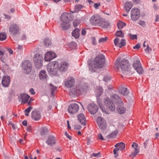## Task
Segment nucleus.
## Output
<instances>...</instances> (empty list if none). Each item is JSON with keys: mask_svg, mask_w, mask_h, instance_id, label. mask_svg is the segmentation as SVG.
Instances as JSON below:
<instances>
[{"mask_svg": "<svg viewBox=\"0 0 159 159\" xmlns=\"http://www.w3.org/2000/svg\"><path fill=\"white\" fill-rule=\"evenodd\" d=\"M151 49L149 47L148 45L147 46V48L145 49L146 52H148V53H149L151 51Z\"/></svg>", "mask_w": 159, "mask_h": 159, "instance_id": "603ef678", "label": "nucleus"}, {"mask_svg": "<svg viewBox=\"0 0 159 159\" xmlns=\"http://www.w3.org/2000/svg\"><path fill=\"white\" fill-rule=\"evenodd\" d=\"M132 7V3L129 2H126L125 3V7L126 11L128 12Z\"/></svg>", "mask_w": 159, "mask_h": 159, "instance_id": "bb28decb", "label": "nucleus"}, {"mask_svg": "<svg viewBox=\"0 0 159 159\" xmlns=\"http://www.w3.org/2000/svg\"><path fill=\"white\" fill-rule=\"evenodd\" d=\"M100 6V3H95L94 4V7L96 9H98V7Z\"/></svg>", "mask_w": 159, "mask_h": 159, "instance_id": "6e6d98bb", "label": "nucleus"}, {"mask_svg": "<svg viewBox=\"0 0 159 159\" xmlns=\"http://www.w3.org/2000/svg\"><path fill=\"white\" fill-rule=\"evenodd\" d=\"M78 119L79 121L83 125H85V118L84 115L82 113L79 114L78 115Z\"/></svg>", "mask_w": 159, "mask_h": 159, "instance_id": "b1692460", "label": "nucleus"}, {"mask_svg": "<svg viewBox=\"0 0 159 159\" xmlns=\"http://www.w3.org/2000/svg\"><path fill=\"white\" fill-rule=\"evenodd\" d=\"M80 23V21L78 20H75L73 22V25L76 27Z\"/></svg>", "mask_w": 159, "mask_h": 159, "instance_id": "de8ad7c7", "label": "nucleus"}, {"mask_svg": "<svg viewBox=\"0 0 159 159\" xmlns=\"http://www.w3.org/2000/svg\"><path fill=\"white\" fill-rule=\"evenodd\" d=\"M139 150L135 149V151L132 152L129 155V157L132 158H134L139 153Z\"/></svg>", "mask_w": 159, "mask_h": 159, "instance_id": "f704fd0d", "label": "nucleus"}, {"mask_svg": "<svg viewBox=\"0 0 159 159\" xmlns=\"http://www.w3.org/2000/svg\"><path fill=\"white\" fill-rule=\"evenodd\" d=\"M120 40L119 38H116L114 40V43L116 46L119 47V43L118 42Z\"/></svg>", "mask_w": 159, "mask_h": 159, "instance_id": "09e8293b", "label": "nucleus"}, {"mask_svg": "<svg viewBox=\"0 0 159 159\" xmlns=\"http://www.w3.org/2000/svg\"><path fill=\"white\" fill-rule=\"evenodd\" d=\"M88 110L91 114H94L98 111V107L94 103H91L89 104L88 107Z\"/></svg>", "mask_w": 159, "mask_h": 159, "instance_id": "4468645a", "label": "nucleus"}, {"mask_svg": "<svg viewBox=\"0 0 159 159\" xmlns=\"http://www.w3.org/2000/svg\"><path fill=\"white\" fill-rule=\"evenodd\" d=\"M32 108V107H29L25 110L24 111L26 116H27L29 115L28 113L30 112Z\"/></svg>", "mask_w": 159, "mask_h": 159, "instance_id": "a19ab883", "label": "nucleus"}, {"mask_svg": "<svg viewBox=\"0 0 159 159\" xmlns=\"http://www.w3.org/2000/svg\"><path fill=\"white\" fill-rule=\"evenodd\" d=\"M118 134V132L117 131H115L112 132L110 134L108 135L107 136V139H110L111 138H113L115 137L117 134Z\"/></svg>", "mask_w": 159, "mask_h": 159, "instance_id": "2f4dec72", "label": "nucleus"}, {"mask_svg": "<svg viewBox=\"0 0 159 159\" xmlns=\"http://www.w3.org/2000/svg\"><path fill=\"white\" fill-rule=\"evenodd\" d=\"M26 37L25 34H23L21 37V40H26Z\"/></svg>", "mask_w": 159, "mask_h": 159, "instance_id": "4d7b16f0", "label": "nucleus"}, {"mask_svg": "<svg viewBox=\"0 0 159 159\" xmlns=\"http://www.w3.org/2000/svg\"><path fill=\"white\" fill-rule=\"evenodd\" d=\"M75 83V80L73 77H70L66 79L65 81V86L67 88L72 87Z\"/></svg>", "mask_w": 159, "mask_h": 159, "instance_id": "2eb2a0df", "label": "nucleus"}, {"mask_svg": "<svg viewBox=\"0 0 159 159\" xmlns=\"http://www.w3.org/2000/svg\"><path fill=\"white\" fill-rule=\"evenodd\" d=\"M140 16V11L137 8H133L131 11V17L133 20H137Z\"/></svg>", "mask_w": 159, "mask_h": 159, "instance_id": "f8f14e48", "label": "nucleus"}, {"mask_svg": "<svg viewBox=\"0 0 159 159\" xmlns=\"http://www.w3.org/2000/svg\"><path fill=\"white\" fill-rule=\"evenodd\" d=\"M84 6L80 4H77L75 6V10L77 11H79L81 9H82L84 7Z\"/></svg>", "mask_w": 159, "mask_h": 159, "instance_id": "ea45409f", "label": "nucleus"}, {"mask_svg": "<svg viewBox=\"0 0 159 159\" xmlns=\"http://www.w3.org/2000/svg\"><path fill=\"white\" fill-rule=\"evenodd\" d=\"M48 132V129L44 127L42 128L40 132V134L41 135H43L46 134Z\"/></svg>", "mask_w": 159, "mask_h": 159, "instance_id": "7c9ffc66", "label": "nucleus"}, {"mask_svg": "<svg viewBox=\"0 0 159 159\" xmlns=\"http://www.w3.org/2000/svg\"><path fill=\"white\" fill-rule=\"evenodd\" d=\"M20 29L19 25L15 23H11L9 27V32L12 36L17 34L19 33Z\"/></svg>", "mask_w": 159, "mask_h": 159, "instance_id": "0eeeda50", "label": "nucleus"}, {"mask_svg": "<svg viewBox=\"0 0 159 159\" xmlns=\"http://www.w3.org/2000/svg\"><path fill=\"white\" fill-rule=\"evenodd\" d=\"M7 35L5 33H0V40L3 41L6 39L7 38Z\"/></svg>", "mask_w": 159, "mask_h": 159, "instance_id": "4c0bfd02", "label": "nucleus"}, {"mask_svg": "<svg viewBox=\"0 0 159 159\" xmlns=\"http://www.w3.org/2000/svg\"><path fill=\"white\" fill-rule=\"evenodd\" d=\"M120 149L118 148H116L113 149V153L115 155L114 157L115 158H116L118 156V154L117 152Z\"/></svg>", "mask_w": 159, "mask_h": 159, "instance_id": "c03bdc74", "label": "nucleus"}, {"mask_svg": "<svg viewBox=\"0 0 159 159\" xmlns=\"http://www.w3.org/2000/svg\"><path fill=\"white\" fill-rule=\"evenodd\" d=\"M10 82V79L9 76L6 75L3 77L2 80V84L3 86L7 87L9 85Z\"/></svg>", "mask_w": 159, "mask_h": 159, "instance_id": "f3484780", "label": "nucleus"}, {"mask_svg": "<svg viewBox=\"0 0 159 159\" xmlns=\"http://www.w3.org/2000/svg\"><path fill=\"white\" fill-rule=\"evenodd\" d=\"M92 43L94 45H95L96 43V39L95 37H92Z\"/></svg>", "mask_w": 159, "mask_h": 159, "instance_id": "052dcab7", "label": "nucleus"}, {"mask_svg": "<svg viewBox=\"0 0 159 159\" xmlns=\"http://www.w3.org/2000/svg\"><path fill=\"white\" fill-rule=\"evenodd\" d=\"M129 35L133 39H137V35L136 34L132 35L131 34H129Z\"/></svg>", "mask_w": 159, "mask_h": 159, "instance_id": "3c124183", "label": "nucleus"}, {"mask_svg": "<svg viewBox=\"0 0 159 159\" xmlns=\"http://www.w3.org/2000/svg\"><path fill=\"white\" fill-rule=\"evenodd\" d=\"M126 25V24L122 21L119 22L117 23L118 28L119 29H122L123 27Z\"/></svg>", "mask_w": 159, "mask_h": 159, "instance_id": "72a5a7b5", "label": "nucleus"}, {"mask_svg": "<svg viewBox=\"0 0 159 159\" xmlns=\"http://www.w3.org/2000/svg\"><path fill=\"white\" fill-rule=\"evenodd\" d=\"M120 58H118L116 60L115 62V67L118 69L120 67L123 71L127 70L130 66L128 60L123 59L120 61Z\"/></svg>", "mask_w": 159, "mask_h": 159, "instance_id": "20e7f679", "label": "nucleus"}, {"mask_svg": "<svg viewBox=\"0 0 159 159\" xmlns=\"http://www.w3.org/2000/svg\"><path fill=\"white\" fill-rule=\"evenodd\" d=\"M81 127L79 125H75V126L74 128H75V129H81Z\"/></svg>", "mask_w": 159, "mask_h": 159, "instance_id": "e2e57ef3", "label": "nucleus"}, {"mask_svg": "<svg viewBox=\"0 0 159 159\" xmlns=\"http://www.w3.org/2000/svg\"><path fill=\"white\" fill-rule=\"evenodd\" d=\"M98 138L102 140H104L105 139L103 138L102 134L101 133H99L98 135Z\"/></svg>", "mask_w": 159, "mask_h": 159, "instance_id": "864d4df0", "label": "nucleus"}, {"mask_svg": "<svg viewBox=\"0 0 159 159\" xmlns=\"http://www.w3.org/2000/svg\"><path fill=\"white\" fill-rule=\"evenodd\" d=\"M118 107L117 108V111L118 113L120 114H122L125 113L126 112V108L123 106V104L121 105L120 103L117 104Z\"/></svg>", "mask_w": 159, "mask_h": 159, "instance_id": "393cba45", "label": "nucleus"}, {"mask_svg": "<svg viewBox=\"0 0 159 159\" xmlns=\"http://www.w3.org/2000/svg\"><path fill=\"white\" fill-rule=\"evenodd\" d=\"M48 52L50 53V56L52 59L56 57V55L55 52L52 51H49Z\"/></svg>", "mask_w": 159, "mask_h": 159, "instance_id": "a18cd8bd", "label": "nucleus"}, {"mask_svg": "<svg viewBox=\"0 0 159 159\" xmlns=\"http://www.w3.org/2000/svg\"><path fill=\"white\" fill-rule=\"evenodd\" d=\"M44 60L47 61H50L52 60L50 56V53H48V52L46 53L45 55Z\"/></svg>", "mask_w": 159, "mask_h": 159, "instance_id": "473e14b6", "label": "nucleus"}, {"mask_svg": "<svg viewBox=\"0 0 159 159\" xmlns=\"http://www.w3.org/2000/svg\"><path fill=\"white\" fill-rule=\"evenodd\" d=\"M29 91L30 93L33 95L35 94V93L34 89L33 88H31L30 89Z\"/></svg>", "mask_w": 159, "mask_h": 159, "instance_id": "5fc2aeb1", "label": "nucleus"}, {"mask_svg": "<svg viewBox=\"0 0 159 159\" xmlns=\"http://www.w3.org/2000/svg\"><path fill=\"white\" fill-rule=\"evenodd\" d=\"M22 67L24 72L27 74H28L31 72L32 70L31 63L28 60L25 61L22 63Z\"/></svg>", "mask_w": 159, "mask_h": 159, "instance_id": "6e6552de", "label": "nucleus"}, {"mask_svg": "<svg viewBox=\"0 0 159 159\" xmlns=\"http://www.w3.org/2000/svg\"><path fill=\"white\" fill-rule=\"evenodd\" d=\"M31 117L32 118L35 120H38L40 119L41 117V115L39 111H34L32 112Z\"/></svg>", "mask_w": 159, "mask_h": 159, "instance_id": "a211bd4d", "label": "nucleus"}, {"mask_svg": "<svg viewBox=\"0 0 159 159\" xmlns=\"http://www.w3.org/2000/svg\"><path fill=\"white\" fill-rule=\"evenodd\" d=\"M116 36L123 37L124 36V34L121 30L117 31L116 33Z\"/></svg>", "mask_w": 159, "mask_h": 159, "instance_id": "e433bc0d", "label": "nucleus"}, {"mask_svg": "<svg viewBox=\"0 0 159 159\" xmlns=\"http://www.w3.org/2000/svg\"><path fill=\"white\" fill-rule=\"evenodd\" d=\"M105 59L104 56L102 54L98 55L95 57L92 64L90 65V61H88L89 70L91 71H95L97 69L102 68L104 64Z\"/></svg>", "mask_w": 159, "mask_h": 159, "instance_id": "f03ea898", "label": "nucleus"}, {"mask_svg": "<svg viewBox=\"0 0 159 159\" xmlns=\"http://www.w3.org/2000/svg\"><path fill=\"white\" fill-rule=\"evenodd\" d=\"M104 102L108 109L111 111H113L115 110L114 104L109 98L104 99Z\"/></svg>", "mask_w": 159, "mask_h": 159, "instance_id": "9b49d317", "label": "nucleus"}, {"mask_svg": "<svg viewBox=\"0 0 159 159\" xmlns=\"http://www.w3.org/2000/svg\"><path fill=\"white\" fill-rule=\"evenodd\" d=\"M110 76L109 75H107L104 77L103 80L105 82H108L110 80Z\"/></svg>", "mask_w": 159, "mask_h": 159, "instance_id": "8fccbe9b", "label": "nucleus"}, {"mask_svg": "<svg viewBox=\"0 0 159 159\" xmlns=\"http://www.w3.org/2000/svg\"><path fill=\"white\" fill-rule=\"evenodd\" d=\"M79 110V106L76 103L70 104L68 107V110L70 114H74L76 113Z\"/></svg>", "mask_w": 159, "mask_h": 159, "instance_id": "ddd939ff", "label": "nucleus"}, {"mask_svg": "<svg viewBox=\"0 0 159 159\" xmlns=\"http://www.w3.org/2000/svg\"><path fill=\"white\" fill-rule=\"evenodd\" d=\"M93 156L97 158L101 157V155L100 154V152H99L97 153H93L91 155L90 157H92Z\"/></svg>", "mask_w": 159, "mask_h": 159, "instance_id": "37998d69", "label": "nucleus"}, {"mask_svg": "<svg viewBox=\"0 0 159 159\" xmlns=\"http://www.w3.org/2000/svg\"><path fill=\"white\" fill-rule=\"evenodd\" d=\"M65 135L70 140L71 139V137L67 133V132L66 131L65 132Z\"/></svg>", "mask_w": 159, "mask_h": 159, "instance_id": "0e129e2a", "label": "nucleus"}, {"mask_svg": "<svg viewBox=\"0 0 159 159\" xmlns=\"http://www.w3.org/2000/svg\"><path fill=\"white\" fill-rule=\"evenodd\" d=\"M69 66V63L66 62H63L59 64L58 61H55L51 62L48 66L47 70L49 73L56 75L58 70L61 72L66 71Z\"/></svg>", "mask_w": 159, "mask_h": 159, "instance_id": "f257e3e1", "label": "nucleus"}, {"mask_svg": "<svg viewBox=\"0 0 159 159\" xmlns=\"http://www.w3.org/2000/svg\"><path fill=\"white\" fill-rule=\"evenodd\" d=\"M50 89L52 94L53 95L54 94V92L56 90L57 88L56 87L54 86L52 84H50Z\"/></svg>", "mask_w": 159, "mask_h": 159, "instance_id": "58836bf2", "label": "nucleus"}, {"mask_svg": "<svg viewBox=\"0 0 159 159\" xmlns=\"http://www.w3.org/2000/svg\"><path fill=\"white\" fill-rule=\"evenodd\" d=\"M101 18L98 16H93L90 19L91 24L93 25H98L99 23Z\"/></svg>", "mask_w": 159, "mask_h": 159, "instance_id": "dca6fc26", "label": "nucleus"}, {"mask_svg": "<svg viewBox=\"0 0 159 159\" xmlns=\"http://www.w3.org/2000/svg\"><path fill=\"white\" fill-rule=\"evenodd\" d=\"M138 23L141 25L143 26L145 25V22L143 21H140Z\"/></svg>", "mask_w": 159, "mask_h": 159, "instance_id": "680f3d73", "label": "nucleus"}, {"mask_svg": "<svg viewBox=\"0 0 159 159\" xmlns=\"http://www.w3.org/2000/svg\"><path fill=\"white\" fill-rule=\"evenodd\" d=\"M125 39H122L120 43H119V47L121 48L122 47L125 45Z\"/></svg>", "mask_w": 159, "mask_h": 159, "instance_id": "79ce46f5", "label": "nucleus"}, {"mask_svg": "<svg viewBox=\"0 0 159 159\" xmlns=\"http://www.w3.org/2000/svg\"><path fill=\"white\" fill-rule=\"evenodd\" d=\"M103 90L102 87L100 86L97 87L96 90V96L97 97H99L102 94Z\"/></svg>", "mask_w": 159, "mask_h": 159, "instance_id": "c85d7f7f", "label": "nucleus"}, {"mask_svg": "<svg viewBox=\"0 0 159 159\" xmlns=\"http://www.w3.org/2000/svg\"><path fill=\"white\" fill-rule=\"evenodd\" d=\"M70 15L68 13H63L62 14L60 17V20L62 22L61 26L63 30L68 29L70 26L69 19V17Z\"/></svg>", "mask_w": 159, "mask_h": 159, "instance_id": "39448f33", "label": "nucleus"}, {"mask_svg": "<svg viewBox=\"0 0 159 159\" xmlns=\"http://www.w3.org/2000/svg\"><path fill=\"white\" fill-rule=\"evenodd\" d=\"M80 30L79 29L76 28L75 29L72 33V34L75 38H78L80 35Z\"/></svg>", "mask_w": 159, "mask_h": 159, "instance_id": "c756f323", "label": "nucleus"}, {"mask_svg": "<svg viewBox=\"0 0 159 159\" xmlns=\"http://www.w3.org/2000/svg\"><path fill=\"white\" fill-rule=\"evenodd\" d=\"M44 43L46 46H48L52 44L51 41L48 38L45 39L44 41Z\"/></svg>", "mask_w": 159, "mask_h": 159, "instance_id": "c9c22d12", "label": "nucleus"}, {"mask_svg": "<svg viewBox=\"0 0 159 159\" xmlns=\"http://www.w3.org/2000/svg\"><path fill=\"white\" fill-rule=\"evenodd\" d=\"M46 73V71L44 70H42L40 72L39 76L40 80L42 81L47 80L48 76Z\"/></svg>", "mask_w": 159, "mask_h": 159, "instance_id": "412c9836", "label": "nucleus"}, {"mask_svg": "<svg viewBox=\"0 0 159 159\" xmlns=\"http://www.w3.org/2000/svg\"><path fill=\"white\" fill-rule=\"evenodd\" d=\"M98 25L102 28H106L109 26L110 24L108 21H105L104 20L101 19Z\"/></svg>", "mask_w": 159, "mask_h": 159, "instance_id": "5701e85b", "label": "nucleus"}, {"mask_svg": "<svg viewBox=\"0 0 159 159\" xmlns=\"http://www.w3.org/2000/svg\"><path fill=\"white\" fill-rule=\"evenodd\" d=\"M33 59L35 67L37 69L40 68L43 65L42 55L39 53H36L34 55Z\"/></svg>", "mask_w": 159, "mask_h": 159, "instance_id": "423d86ee", "label": "nucleus"}, {"mask_svg": "<svg viewBox=\"0 0 159 159\" xmlns=\"http://www.w3.org/2000/svg\"><path fill=\"white\" fill-rule=\"evenodd\" d=\"M119 92L120 93L125 96L128 95L129 93V91L128 90L127 88L123 86H121L119 89Z\"/></svg>", "mask_w": 159, "mask_h": 159, "instance_id": "4be33fe9", "label": "nucleus"}, {"mask_svg": "<svg viewBox=\"0 0 159 159\" xmlns=\"http://www.w3.org/2000/svg\"><path fill=\"white\" fill-rule=\"evenodd\" d=\"M20 96L21 98L22 103H26L30 98V96L25 94H21Z\"/></svg>", "mask_w": 159, "mask_h": 159, "instance_id": "a878e982", "label": "nucleus"}, {"mask_svg": "<svg viewBox=\"0 0 159 159\" xmlns=\"http://www.w3.org/2000/svg\"><path fill=\"white\" fill-rule=\"evenodd\" d=\"M22 124L25 126H26L27 125V121L26 120H25L22 122Z\"/></svg>", "mask_w": 159, "mask_h": 159, "instance_id": "69168bd1", "label": "nucleus"}, {"mask_svg": "<svg viewBox=\"0 0 159 159\" xmlns=\"http://www.w3.org/2000/svg\"><path fill=\"white\" fill-rule=\"evenodd\" d=\"M46 143L49 146H52L55 143L54 137L52 136H48L47 139Z\"/></svg>", "mask_w": 159, "mask_h": 159, "instance_id": "aec40b11", "label": "nucleus"}, {"mask_svg": "<svg viewBox=\"0 0 159 159\" xmlns=\"http://www.w3.org/2000/svg\"><path fill=\"white\" fill-rule=\"evenodd\" d=\"M115 147L119 148V150H122L124 149L125 148V144L121 142L117 143L115 145Z\"/></svg>", "mask_w": 159, "mask_h": 159, "instance_id": "cd10ccee", "label": "nucleus"}, {"mask_svg": "<svg viewBox=\"0 0 159 159\" xmlns=\"http://www.w3.org/2000/svg\"><path fill=\"white\" fill-rule=\"evenodd\" d=\"M148 140L146 141L143 143L144 146L145 148H146L147 147V146L148 144Z\"/></svg>", "mask_w": 159, "mask_h": 159, "instance_id": "774afa93", "label": "nucleus"}, {"mask_svg": "<svg viewBox=\"0 0 159 159\" xmlns=\"http://www.w3.org/2000/svg\"><path fill=\"white\" fill-rule=\"evenodd\" d=\"M140 48V45L139 43L136 44L133 47L134 49H139Z\"/></svg>", "mask_w": 159, "mask_h": 159, "instance_id": "bf43d9fd", "label": "nucleus"}, {"mask_svg": "<svg viewBox=\"0 0 159 159\" xmlns=\"http://www.w3.org/2000/svg\"><path fill=\"white\" fill-rule=\"evenodd\" d=\"M88 86L86 84L83 85L74 87L70 89V95L71 97L78 96L85 92L88 89Z\"/></svg>", "mask_w": 159, "mask_h": 159, "instance_id": "7ed1b4c3", "label": "nucleus"}, {"mask_svg": "<svg viewBox=\"0 0 159 159\" xmlns=\"http://www.w3.org/2000/svg\"><path fill=\"white\" fill-rule=\"evenodd\" d=\"M86 31L85 30H83L81 31V34L83 35H85L86 34Z\"/></svg>", "mask_w": 159, "mask_h": 159, "instance_id": "338daca9", "label": "nucleus"}, {"mask_svg": "<svg viewBox=\"0 0 159 159\" xmlns=\"http://www.w3.org/2000/svg\"><path fill=\"white\" fill-rule=\"evenodd\" d=\"M107 39L108 38L107 37L100 38L98 40V42L100 43H101L105 42L107 40Z\"/></svg>", "mask_w": 159, "mask_h": 159, "instance_id": "49530a36", "label": "nucleus"}, {"mask_svg": "<svg viewBox=\"0 0 159 159\" xmlns=\"http://www.w3.org/2000/svg\"><path fill=\"white\" fill-rule=\"evenodd\" d=\"M133 67L137 72L139 74L141 75L143 72V70L139 60H135L133 64Z\"/></svg>", "mask_w": 159, "mask_h": 159, "instance_id": "9d476101", "label": "nucleus"}, {"mask_svg": "<svg viewBox=\"0 0 159 159\" xmlns=\"http://www.w3.org/2000/svg\"><path fill=\"white\" fill-rule=\"evenodd\" d=\"M111 98L115 101L117 104L120 103V104L121 105H123V102L122 101L121 98L117 94H113L111 96Z\"/></svg>", "mask_w": 159, "mask_h": 159, "instance_id": "6ab92c4d", "label": "nucleus"}, {"mask_svg": "<svg viewBox=\"0 0 159 159\" xmlns=\"http://www.w3.org/2000/svg\"><path fill=\"white\" fill-rule=\"evenodd\" d=\"M133 143L135 144V147L133 148L134 149V151H135V149L139 150V149L138 148V144L135 142H133Z\"/></svg>", "mask_w": 159, "mask_h": 159, "instance_id": "13d9d810", "label": "nucleus"}, {"mask_svg": "<svg viewBox=\"0 0 159 159\" xmlns=\"http://www.w3.org/2000/svg\"><path fill=\"white\" fill-rule=\"evenodd\" d=\"M97 122L99 128L102 130L106 129L107 124L105 120L102 117L98 116L97 119Z\"/></svg>", "mask_w": 159, "mask_h": 159, "instance_id": "1a4fd4ad", "label": "nucleus"}]
</instances>
